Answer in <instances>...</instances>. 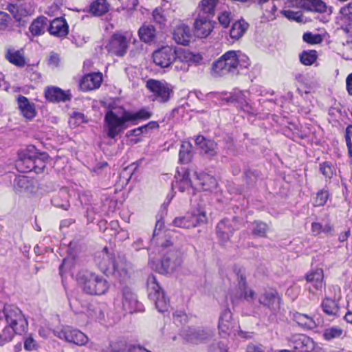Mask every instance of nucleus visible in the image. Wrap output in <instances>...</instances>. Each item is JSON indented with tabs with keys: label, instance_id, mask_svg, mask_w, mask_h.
I'll return each instance as SVG.
<instances>
[{
	"label": "nucleus",
	"instance_id": "nucleus-1",
	"mask_svg": "<svg viewBox=\"0 0 352 352\" xmlns=\"http://www.w3.org/2000/svg\"><path fill=\"white\" fill-rule=\"evenodd\" d=\"M250 65L249 58L240 52L228 51L212 63V69L217 76L238 74L240 69Z\"/></svg>",
	"mask_w": 352,
	"mask_h": 352
},
{
	"label": "nucleus",
	"instance_id": "nucleus-2",
	"mask_svg": "<svg viewBox=\"0 0 352 352\" xmlns=\"http://www.w3.org/2000/svg\"><path fill=\"white\" fill-rule=\"evenodd\" d=\"M77 281L83 291L90 295L104 294L109 288V283L105 278L87 270L78 272Z\"/></svg>",
	"mask_w": 352,
	"mask_h": 352
},
{
	"label": "nucleus",
	"instance_id": "nucleus-3",
	"mask_svg": "<svg viewBox=\"0 0 352 352\" xmlns=\"http://www.w3.org/2000/svg\"><path fill=\"white\" fill-rule=\"evenodd\" d=\"M164 256L159 272L167 274L174 272L182 263V252L180 249L167 242L164 247Z\"/></svg>",
	"mask_w": 352,
	"mask_h": 352
},
{
	"label": "nucleus",
	"instance_id": "nucleus-4",
	"mask_svg": "<svg viewBox=\"0 0 352 352\" xmlns=\"http://www.w3.org/2000/svg\"><path fill=\"white\" fill-rule=\"evenodd\" d=\"M2 312L7 326L13 328L18 334L25 332L28 322L20 309L13 305H6Z\"/></svg>",
	"mask_w": 352,
	"mask_h": 352
},
{
	"label": "nucleus",
	"instance_id": "nucleus-5",
	"mask_svg": "<svg viewBox=\"0 0 352 352\" xmlns=\"http://www.w3.org/2000/svg\"><path fill=\"white\" fill-rule=\"evenodd\" d=\"M127 118H129L127 111H123L120 116L113 111H107L104 118L108 129L107 136L114 138L125 130L127 128L126 122L130 121Z\"/></svg>",
	"mask_w": 352,
	"mask_h": 352
},
{
	"label": "nucleus",
	"instance_id": "nucleus-6",
	"mask_svg": "<svg viewBox=\"0 0 352 352\" xmlns=\"http://www.w3.org/2000/svg\"><path fill=\"white\" fill-rule=\"evenodd\" d=\"M148 296L155 302V307L160 312L167 310L168 300L164 296V292L157 283L155 276H149L147 279Z\"/></svg>",
	"mask_w": 352,
	"mask_h": 352
},
{
	"label": "nucleus",
	"instance_id": "nucleus-7",
	"mask_svg": "<svg viewBox=\"0 0 352 352\" xmlns=\"http://www.w3.org/2000/svg\"><path fill=\"white\" fill-rule=\"evenodd\" d=\"M238 288L232 294L231 299L233 303H237L239 300H245L252 302L254 299L255 292L246 285V278L244 272L239 269L236 272Z\"/></svg>",
	"mask_w": 352,
	"mask_h": 352
},
{
	"label": "nucleus",
	"instance_id": "nucleus-8",
	"mask_svg": "<svg viewBox=\"0 0 352 352\" xmlns=\"http://www.w3.org/2000/svg\"><path fill=\"white\" fill-rule=\"evenodd\" d=\"M118 256L109 252L107 248H104L101 252H97L95 256V262L100 271L107 276L115 273Z\"/></svg>",
	"mask_w": 352,
	"mask_h": 352
},
{
	"label": "nucleus",
	"instance_id": "nucleus-9",
	"mask_svg": "<svg viewBox=\"0 0 352 352\" xmlns=\"http://www.w3.org/2000/svg\"><path fill=\"white\" fill-rule=\"evenodd\" d=\"M132 37V33L126 32L124 34L116 33L113 34L106 46L109 53L118 56H123L128 47V42Z\"/></svg>",
	"mask_w": 352,
	"mask_h": 352
},
{
	"label": "nucleus",
	"instance_id": "nucleus-10",
	"mask_svg": "<svg viewBox=\"0 0 352 352\" xmlns=\"http://www.w3.org/2000/svg\"><path fill=\"white\" fill-rule=\"evenodd\" d=\"M147 89L153 94L155 100L160 102H166L173 95L172 87L166 82L150 79L146 85Z\"/></svg>",
	"mask_w": 352,
	"mask_h": 352
},
{
	"label": "nucleus",
	"instance_id": "nucleus-11",
	"mask_svg": "<svg viewBox=\"0 0 352 352\" xmlns=\"http://www.w3.org/2000/svg\"><path fill=\"white\" fill-rule=\"evenodd\" d=\"M176 58V49L168 45L163 46L153 53V62L162 68L169 67Z\"/></svg>",
	"mask_w": 352,
	"mask_h": 352
},
{
	"label": "nucleus",
	"instance_id": "nucleus-12",
	"mask_svg": "<svg viewBox=\"0 0 352 352\" xmlns=\"http://www.w3.org/2000/svg\"><path fill=\"white\" fill-rule=\"evenodd\" d=\"M55 335L60 339L74 343L78 346H83L88 342V337L82 331L72 327H64L62 329L56 331Z\"/></svg>",
	"mask_w": 352,
	"mask_h": 352
},
{
	"label": "nucleus",
	"instance_id": "nucleus-13",
	"mask_svg": "<svg viewBox=\"0 0 352 352\" xmlns=\"http://www.w3.org/2000/svg\"><path fill=\"white\" fill-rule=\"evenodd\" d=\"M213 336L214 331L209 329H194L188 327L183 333V336L186 341L196 344L210 340Z\"/></svg>",
	"mask_w": 352,
	"mask_h": 352
},
{
	"label": "nucleus",
	"instance_id": "nucleus-14",
	"mask_svg": "<svg viewBox=\"0 0 352 352\" xmlns=\"http://www.w3.org/2000/svg\"><path fill=\"white\" fill-rule=\"evenodd\" d=\"M36 153L35 146H30L25 151L19 153V158L16 162V167L19 171L30 172L35 168L34 157Z\"/></svg>",
	"mask_w": 352,
	"mask_h": 352
},
{
	"label": "nucleus",
	"instance_id": "nucleus-15",
	"mask_svg": "<svg viewBox=\"0 0 352 352\" xmlns=\"http://www.w3.org/2000/svg\"><path fill=\"white\" fill-rule=\"evenodd\" d=\"M214 28L210 17L197 14L194 22L195 34L197 37L206 38Z\"/></svg>",
	"mask_w": 352,
	"mask_h": 352
},
{
	"label": "nucleus",
	"instance_id": "nucleus-16",
	"mask_svg": "<svg viewBox=\"0 0 352 352\" xmlns=\"http://www.w3.org/2000/svg\"><path fill=\"white\" fill-rule=\"evenodd\" d=\"M195 142L201 155L209 159H212L217 155V144L214 140L198 135Z\"/></svg>",
	"mask_w": 352,
	"mask_h": 352
},
{
	"label": "nucleus",
	"instance_id": "nucleus-17",
	"mask_svg": "<svg viewBox=\"0 0 352 352\" xmlns=\"http://www.w3.org/2000/svg\"><path fill=\"white\" fill-rule=\"evenodd\" d=\"M218 327L220 333L226 335L235 334L237 331L239 326L232 320V313L229 309H226L221 312Z\"/></svg>",
	"mask_w": 352,
	"mask_h": 352
},
{
	"label": "nucleus",
	"instance_id": "nucleus-18",
	"mask_svg": "<svg viewBox=\"0 0 352 352\" xmlns=\"http://www.w3.org/2000/svg\"><path fill=\"white\" fill-rule=\"evenodd\" d=\"M122 307L129 313L142 310V305L138 302L136 295L128 287L122 289Z\"/></svg>",
	"mask_w": 352,
	"mask_h": 352
},
{
	"label": "nucleus",
	"instance_id": "nucleus-19",
	"mask_svg": "<svg viewBox=\"0 0 352 352\" xmlns=\"http://www.w3.org/2000/svg\"><path fill=\"white\" fill-rule=\"evenodd\" d=\"M102 77L100 73H92L85 75L79 83L80 89L84 91L98 89L102 82Z\"/></svg>",
	"mask_w": 352,
	"mask_h": 352
},
{
	"label": "nucleus",
	"instance_id": "nucleus-20",
	"mask_svg": "<svg viewBox=\"0 0 352 352\" xmlns=\"http://www.w3.org/2000/svg\"><path fill=\"white\" fill-rule=\"evenodd\" d=\"M234 230L231 221L228 219H223L217 224V234L221 244H224L230 240Z\"/></svg>",
	"mask_w": 352,
	"mask_h": 352
},
{
	"label": "nucleus",
	"instance_id": "nucleus-21",
	"mask_svg": "<svg viewBox=\"0 0 352 352\" xmlns=\"http://www.w3.org/2000/svg\"><path fill=\"white\" fill-rule=\"evenodd\" d=\"M45 96L47 100L53 102L69 100L71 96L69 91H65L56 87H47L45 90Z\"/></svg>",
	"mask_w": 352,
	"mask_h": 352
},
{
	"label": "nucleus",
	"instance_id": "nucleus-22",
	"mask_svg": "<svg viewBox=\"0 0 352 352\" xmlns=\"http://www.w3.org/2000/svg\"><path fill=\"white\" fill-rule=\"evenodd\" d=\"M191 38L190 28L185 24L177 26L173 32V39L178 44L188 45L190 42Z\"/></svg>",
	"mask_w": 352,
	"mask_h": 352
},
{
	"label": "nucleus",
	"instance_id": "nucleus-23",
	"mask_svg": "<svg viewBox=\"0 0 352 352\" xmlns=\"http://www.w3.org/2000/svg\"><path fill=\"white\" fill-rule=\"evenodd\" d=\"M50 34L57 37H63L68 34V25L65 19L56 18L51 21L48 28Z\"/></svg>",
	"mask_w": 352,
	"mask_h": 352
},
{
	"label": "nucleus",
	"instance_id": "nucleus-24",
	"mask_svg": "<svg viewBox=\"0 0 352 352\" xmlns=\"http://www.w3.org/2000/svg\"><path fill=\"white\" fill-rule=\"evenodd\" d=\"M259 303L268 307L271 310H276L279 308L280 298L275 291H267L258 298Z\"/></svg>",
	"mask_w": 352,
	"mask_h": 352
},
{
	"label": "nucleus",
	"instance_id": "nucleus-25",
	"mask_svg": "<svg viewBox=\"0 0 352 352\" xmlns=\"http://www.w3.org/2000/svg\"><path fill=\"white\" fill-rule=\"evenodd\" d=\"M17 103L19 110L24 118L28 120H32L36 116V109L33 103L23 96H19L17 97Z\"/></svg>",
	"mask_w": 352,
	"mask_h": 352
},
{
	"label": "nucleus",
	"instance_id": "nucleus-26",
	"mask_svg": "<svg viewBox=\"0 0 352 352\" xmlns=\"http://www.w3.org/2000/svg\"><path fill=\"white\" fill-rule=\"evenodd\" d=\"M323 279L324 273L323 270L320 268L313 270L306 275L307 283L317 291H321L322 289L324 287Z\"/></svg>",
	"mask_w": 352,
	"mask_h": 352
},
{
	"label": "nucleus",
	"instance_id": "nucleus-27",
	"mask_svg": "<svg viewBox=\"0 0 352 352\" xmlns=\"http://www.w3.org/2000/svg\"><path fill=\"white\" fill-rule=\"evenodd\" d=\"M294 349L296 352H309L314 348L312 340L304 335L296 336L293 341Z\"/></svg>",
	"mask_w": 352,
	"mask_h": 352
},
{
	"label": "nucleus",
	"instance_id": "nucleus-28",
	"mask_svg": "<svg viewBox=\"0 0 352 352\" xmlns=\"http://www.w3.org/2000/svg\"><path fill=\"white\" fill-rule=\"evenodd\" d=\"M175 179L173 186L178 188L181 192H184L192 186L189 172L186 169H182V172L178 171L177 175H175Z\"/></svg>",
	"mask_w": 352,
	"mask_h": 352
},
{
	"label": "nucleus",
	"instance_id": "nucleus-29",
	"mask_svg": "<svg viewBox=\"0 0 352 352\" xmlns=\"http://www.w3.org/2000/svg\"><path fill=\"white\" fill-rule=\"evenodd\" d=\"M219 0H201L197 6V14L212 17Z\"/></svg>",
	"mask_w": 352,
	"mask_h": 352
},
{
	"label": "nucleus",
	"instance_id": "nucleus-30",
	"mask_svg": "<svg viewBox=\"0 0 352 352\" xmlns=\"http://www.w3.org/2000/svg\"><path fill=\"white\" fill-rule=\"evenodd\" d=\"M292 319L300 327L307 329H314L317 327L315 320L312 317L299 312L292 314Z\"/></svg>",
	"mask_w": 352,
	"mask_h": 352
},
{
	"label": "nucleus",
	"instance_id": "nucleus-31",
	"mask_svg": "<svg viewBox=\"0 0 352 352\" xmlns=\"http://www.w3.org/2000/svg\"><path fill=\"white\" fill-rule=\"evenodd\" d=\"M52 204L57 207L67 210L69 207V192L67 188H61L58 192L54 196L52 199Z\"/></svg>",
	"mask_w": 352,
	"mask_h": 352
},
{
	"label": "nucleus",
	"instance_id": "nucleus-32",
	"mask_svg": "<svg viewBox=\"0 0 352 352\" xmlns=\"http://www.w3.org/2000/svg\"><path fill=\"white\" fill-rule=\"evenodd\" d=\"M140 40L144 43H151L155 40L156 30L152 25H144L138 30Z\"/></svg>",
	"mask_w": 352,
	"mask_h": 352
},
{
	"label": "nucleus",
	"instance_id": "nucleus-33",
	"mask_svg": "<svg viewBox=\"0 0 352 352\" xmlns=\"http://www.w3.org/2000/svg\"><path fill=\"white\" fill-rule=\"evenodd\" d=\"M198 184L205 191H212L217 187V182L214 177L208 174H201L197 176Z\"/></svg>",
	"mask_w": 352,
	"mask_h": 352
},
{
	"label": "nucleus",
	"instance_id": "nucleus-34",
	"mask_svg": "<svg viewBox=\"0 0 352 352\" xmlns=\"http://www.w3.org/2000/svg\"><path fill=\"white\" fill-rule=\"evenodd\" d=\"M34 182L25 175H19L14 179V186L19 191L33 192Z\"/></svg>",
	"mask_w": 352,
	"mask_h": 352
},
{
	"label": "nucleus",
	"instance_id": "nucleus-35",
	"mask_svg": "<svg viewBox=\"0 0 352 352\" xmlns=\"http://www.w3.org/2000/svg\"><path fill=\"white\" fill-rule=\"evenodd\" d=\"M249 24L243 19L234 22L230 31V35L232 38L239 39L246 32Z\"/></svg>",
	"mask_w": 352,
	"mask_h": 352
},
{
	"label": "nucleus",
	"instance_id": "nucleus-36",
	"mask_svg": "<svg viewBox=\"0 0 352 352\" xmlns=\"http://www.w3.org/2000/svg\"><path fill=\"white\" fill-rule=\"evenodd\" d=\"M177 58L180 60L190 65L191 63H199L201 60V57L199 54H194L189 50L179 48L176 49Z\"/></svg>",
	"mask_w": 352,
	"mask_h": 352
},
{
	"label": "nucleus",
	"instance_id": "nucleus-37",
	"mask_svg": "<svg viewBox=\"0 0 352 352\" xmlns=\"http://www.w3.org/2000/svg\"><path fill=\"white\" fill-rule=\"evenodd\" d=\"M6 59L18 67H23L25 65V58L23 54L19 50L9 48L6 53Z\"/></svg>",
	"mask_w": 352,
	"mask_h": 352
},
{
	"label": "nucleus",
	"instance_id": "nucleus-38",
	"mask_svg": "<svg viewBox=\"0 0 352 352\" xmlns=\"http://www.w3.org/2000/svg\"><path fill=\"white\" fill-rule=\"evenodd\" d=\"M47 25V19L44 16H41L34 20L30 26V32L38 36L44 33L45 27Z\"/></svg>",
	"mask_w": 352,
	"mask_h": 352
},
{
	"label": "nucleus",
	"instance_id": "nucleus-39",
	"mask_svg": "<svg viewBox=\"0 0 352 352\" xmlns=\"http://www.w3.org/2000/svg\"><path fill=\"white\" fill-rule=\"evenodd\" d=\"M116 272L111 275L114 276L116 278H120L122 280L126 279L129 276V265L126 263L124 258L118 256V261L116 262Z\"/></svg>",
	"mask_w": 352,
	"mask_h": 352
},
{
	"label": "nucleus",
	"instance_id": "nucleus-40",
	"mask_svg": "<svg viewBox=\"0 0 352 352\" xmlns=\"http://www.w3.org/2000/svg\"><path fill=\"white\" fill-rule=\"evenodd\" d=\"M90 12L96 16H101L109 10V5L106 0H96L90 6Z\"/></svg>",
	"mask_w": 352,
	"mask_h": 352
},
{
	"label": "nucleus",
	"instance_id": "nucleus-41",
	"mask_svg": "<svg viewBox=\"0 0 352 352\" xmlns=\"http://www.w3.org/2000/svg\"><path fill=\"white\" fill-rule=\"evenodd\" d=\"M326 4L322 0H305L304 10L316 12H324Z\"/></svg>",
	"mask_w": 352,
	"mask_h": 352
},
{
	"label": "nucleus",
	"instance_id": "nucleus-42",
	"mask_svg": "<svg viewBox=\"0 0 352 352\" xmlns=\"http://www.w3.org/2000/svg\"><path fill=\"white\" fill-rule=\"evenodd\" d=\"M47 159L48 155L46 153H41L36 150V153H34V165L35 168H34L33 171L36 173H41L45 167V162Z\"/></svg>",
	"mask_w": 352,
	"mask_h": 352
},
{
	"label": "nucleus",
	"instance_id": "nucleus-43",
	"mask_svg": "<svg viewBox=\"0 0 352 352\" xmlns=\"http://www.w3.org/2000/svg\"><path fill=\"white\" fill-rule=\"evenodd\" d=\"M191 144L189 142H184L179 150V161L182 164H187L190 162L192 157Z\"/></svg>",
	"mask_w": 352,
	"mask_h": 352
},
{
	"label": "nucleus",
	"instance_id": "nucleus-44",
	"mask_svg": "<svg viewBox=\"0 0 352 352\" xmlns=\"http://www.w3.org/2000/svg\"><path fill=\"white\" fill-rule=\"evenodd\" d=\"M323 311L329 316H335L338 312V306L336 302L329 298H325L322 302Z\"/></svg>",
	"mask_w": 352,
	"mask_h": 352
},
{
	"label": "nucleus",
	"instance_id": "nucleus-45",
	"mask_svg": "<svg viewBox=\"0 0 352 352\" xmlns=\"http://www.w3.org/2000/svg\"><path fill=\"white\" fill-rule=\"evenodd\" d=\"M268 230V226L262 221H256L252 223V234L257 237H265Z\"/></svg>",
	"mask_w": 352,
	"mask_h": 352
},
{
	"label": "nucleus",
	"instance_id": "nucleus-46",
	"mask_svg": "<svg viewBox=\"0 0 352 352\" xmlns=\"http://www.w3.org/2000/svg\"><path fill=\"white\" fill-rule=\"evenodd\" d=\"M317 58V52L315 50L304 51L300 54V60L305 65H312Z\"/></svg>",
	"mask_w": 352,
	"mask_h": 352
},
{
	"label": "nucleus",
	"instance_id": "nucleus-47",
	"mask_svg": "<svg viewBox=\"0 0 352 352\" xmlns=\"http://www.w3.org/2000/svg\"><path fill=\"white\" fill-rule=\"evenodd\" d=\"M14 334H17L13 328L6 326L0 333V346L10 342L14 338Z\"/></svg>",
	"mask_w": 352,
	"mask_h": 352
},
{
	"label": "nucleus",
	"instance_id": "nucleus-48",
	"mask_svg": "<svg viewBox=\"0 0 352 352\" xmlns=\"http://www.w3.org/2000/svg\"><path fill=\"white\" fill-rule=\"evenodd\" d=\"M343 333V330L338 327H332L326 329L323 332V337L326 340L330 341L333 339L340 338Z\"/></svg>",
	"mask_w": 352,
	"mask_h": 352
},
{
	"label": "nucleus",
	"instance_id": "nucleus-49",
	"mask_svg": "<svg viewBox=\"0 0 352 352\" xmlns=\"http://www.w3.org/2000/svg\"><path fill=\"white\" fill-rule=\"evenodd\" d=\"M173 223L175 226L189 229L194 228L195 223L191 219L190 216L177 217L173 221Z\"/></svg>",
	"mask_w": 352,
	"mask_h": 352
},
{
	"label": "nucleus",
	"instance_id": "nucleus-50",
	"mask_svg": "<svg viewBox=\"0 0 352 352\" xmlns=\"http://www.w3.org/2000/svg\"><path fill=\"white\" fill-rule=\"evenodd\" d=\"M20 12L22 16L31 15L34 12V3L33 0H25L19 5Z\"/></svg>",
	"mask_w": 352,
	"mask_h": 352
},
{
	"label": "nucleus",
	"instance_id": "nucleus-51",
	"mask_svg": "<svg viewBox=\"0 0 352 352\" xmlns=\"http://www.w3.org/2000/svg\"><path fill=\"white\" fill-rule=\"evenodd\" d=\"M127 114L129 116L127 118L129 119L130 121L136 120H146L150 118L151 116V113L146 109H142L133 113L127 111Z\"/></svg>",
	"mask_w": 352,
	"mask_h": 352
},
{
	"label": "nucleus",
	"instance_id": "nucleus-52",
	"mask_svg": "<svg viewBox=\"0 0 352 352\" xmlns=\"http://www.w3.org/2000/svg\"><path fill=\"white\" fill-rule=\"evenodd\" d=\"M232 100L239 103L241 105V108L243 109V111L247 112L250 111L251 107L247 102L245 97L242 92L235 94L232 97Z\"/></svg>",
	"mask_w": 352,
	"mask_h": 352
},
{
	"label": "nucleus",
	"instance_id": "nucleus-53",
	"mask_svg": "<svg viewBox=\"0 0 352 352\" xmlns=\"http://www.w3.org/2000/svg\"><path fill=\"white\" fill-rule=\"evenodd\" d=\"M303 41L309 44H318L322 42V36L318 34L306 32L303 34Z\"/></svg>",
	"mask_w": 352,
	"mask_h": 352
},
{
	"label": "nucleus",
	"instance_id": "nucleus-54",
	"mask_svg": "<svg viewBox=\"0 0 352 352\" xmlns=\"http://www.w3.org/2000/svg\"><path fill=\"white\" fill-rule=\"evenodd\" d=\"M329 197V193L326 190H320L317 195L314 201V206H324Z\"/></svg>",
	"mask_w": 352,
	"mask_h": 352
},
{
	"label": "nucleus",
	"instance_id": "nucleus-55",
	"mask_svg": "<svg viewBox=\"0 0 352 352\" xmlns=\"http://www.w3.org/2000/svg\"><path fill=\"white\" fill-rule=\"evenodd\" d=\"M191 219L194 221L195 223V227L197 226H200L201 224H204L207 222L208 218L206 217V214L205 211H200L197 214L190 215Z\"/></svg>",
	"mask_w": 352,
	"mask_h": 352
},
{
	"label": "nucleus",
	"instance_id": "nucleus-56",
	"mask_svg": "<svg viewBox=\"0 0 352 352\" xmlns=\"http://www.w3.org/2000/svg\"><path fill=\"white\" fill-rule=\"evenodd\" d=\"M280 13L287 19L296 21L302 20V15L299 12H294L292 10H281Z\"/></svg>",
	"mask_w": 352,
	"mask_h": 352
},
{
	"label": "nucleus",
	"instance_id": "nucleus-57",
	"mask_svg": "<svg viewBox=\"0 0 352 352\" xmlns=\"http://www.w3.org/2000/svg\"><path fill=\"white\" fill-rule=\"evenodd\" d=\"M345 139L348 147L349 154L352 157V125L346 129Z\"/></svg>",
	"mask_w": 352,
	"mask_h": 352
},
{
	"label": "nucleus",
	"instance_id": "nucleus-58",
	"mask_svg": "<svg viewBox=\"0 0 352 352\" xmlns=\"http://www.w3.org/2000/svg\"><path fill=\"white\" fill-rule=\"evenodd\" d=\"M219 23L224 28H227L231 21V13L230 12H223L218 16Z\"/></svg>",
	"mask_w": 352,
	"mask_h": 352
},
{
	"label": "nucleus",
	"instance_id": "nucleus-59",
	"mask_svg": "<svg viewBox=\"0 0 352 352\" xmlns=\"http://www.w3.org/2000/svg\"><path fill=\"white\" fill-rule=\"evenodd\" d=\"M172 65L174 66V69L177 72H186L189 69V65L188 63L180 60L177 58H175Z\"/></svg>",
	"mask_w": 352,
	"mask_h": 352
},
{
	"label": "nucleus",
	"instance_id": "nucleus-60",
	"mask_svg": "<svg viewBox=\"0 0 352 352\" xmlns=\"http://www.w3.org/2000/svg\"><path fill=\"white\" fill-rule=\"evenodd\" d=\"M10 21L9 14L5 12L0 11V30H6Z\"/></svg>",
	"mask_w": 352,
	"mask_h": 352
},
{
	"label": "nucleus",
	"instance_id": "nucleus-61",
	"mask_svg": "<svg viewBox=\"0 0 352 352\" xmlns=\"http://www.w3.org/2000/svg\"><path fill=\"white\" fill-rule=\"evenodd\" d=\"M285 6L289 8H301L304 10L305 0H286Z\"/></svg>",
	"mask_w": 352,
	"mask_h": 352
},
{
	"label": "nucleus",
	"instance_id": "nucleus-62",
	"mask_svg": "<svg viewBox=\"0 0 352 352\" xmlns=\"http://www.w3.org/2000/svg\"><path fill=\"white\" fill-rule=\"evenodd\" d=\"M320 173L326 177L331 178L333 175V170L328 163H323L320 166Z\"/></svg>",
	"mask_w": 352,
	"mask_h": 352
},
{
	"label": "nucleus",
	"instance_id": "nucleus-63",
	"mask_svg": "<svg viewBox=\"0 0 352 352\" xmlns=\"http://www.w3.org/2000/svg\"><path fill=\"white\" fill-rule=\"evenodd\" d=\"M153 20L160 25L164 24L165 22V17L162 14L160 9L156 8L153 10Z\"/></svg>",
	"mask_w": 352,
	"mask_h": 352
},
{
	"label": "nucleus",
	"instance_id": "nucleus-64",
	"mask_svg": "<svg viewBox=\"0 0 352 352\" xmlns=\"http://www.w3.org/2000/svg\"><path fill=\"white\" fill-rule=\"evenodd\" d=\"M37 346L36 341L32 338V336H29L25 340L24 348L27 351H32L36 349Z\"/></svg>",
	"mask_w": 352,
	"mask_h": 352
}]
</instances>
